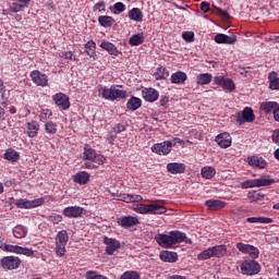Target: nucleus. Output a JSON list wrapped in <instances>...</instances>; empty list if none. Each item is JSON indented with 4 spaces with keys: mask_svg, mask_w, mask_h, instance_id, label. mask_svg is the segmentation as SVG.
Returning a JSON list of instances; mask_svg holds the SVG:
<instances>
[{
    "mask_svg": "<svg viewBox=\"0 0 279 279\" xmlns=\"http://www.w3.org/2000/svg\"><path fill=\"white\" fill-rule=\"evenodd\" d=\"M189 80V75H186L182 71H178L171 74V84H184Z\"/></svg>",
    "mask_w": 279,
    "mask_h": 279,
    "instance_id": "29",
    "label": "nucleus"
},
{
    "mask_svg": "<svg viewBox=\"0 0 279 279\" xmlns=\"http://www.w3.org/2000/svg\"><path fill=\"white\" fill-rule=\"evenodd\" d=\"M213 256L216 258H223V255L227 254L228 247L223 244L216 245L211 247Z\"/></svg>",
    "mask_w": 279,
    "mask_h": 279,
    "instance_id": "36",
    "label": "nucleus"
},
{
    "mask_svg": "<svg viewBox=\"0 0 279 279\" xmlns=\"http://www.w3.org/2000/svg\"><path fill=\"white\" fill-rule=\"evenodd\" d=\"M89 180H90V174L86 171H80L73 178V181L76 184H81V186H84V184H88Z\"/></svg>",
    "mask_w": 279,
    "mask_h": 279,
    "instance_id": "25",
    "label": "nucleus"
},
{
    "mask_svg": "<svg viewBox=\"0 0 279 279\" xmlns=\"http://www.w3.org/2000/svg\"><path fill=\"white\" fill-rule=\"evenodd\" d=\"M85 49L86 51H95L97 49V44H95L94 40H88L86 44H85Z\"/></svg>",
    "mask_w": 279,
    "mask_h": 279,
    "instance_id": "58",
    "label": "nucleus"
},
{
    "mask_svg": "<svg viewBox=\"0 0 279 279\" xmlns=\"http://www.w3.org/2000/svg\"><path fill=\"white\" fill-rule=\"evenodd\" d=\"M215 10H216L218 16H221L225 20L230 19V13H228V11H226L219 7H215Z\"/></svg>",
    "mask_w": 279,
    "mask_h": 279,
    "instance_id": "56",
    "label": "nucleus"
},
{
    "mask_svg": "<svg viewBox=\"0 0 279 279\" xmlns=\"http://www.w3.org/2000/svg\"><path fill=\"white\" fill-rule=\"evenodd\" d=\"M142 97L148 101V104H154V101H158L160 93L153 87H144L142 89Z\"/></svg>",
    "mask_w": 279,
    "mask_h": 279,
    "instance_id": "17",
    "label": "nucleus"
},
{
    "mask_svg": "<svg viewBox=\"0 0 279 279\" xmlns=\"http://www.w3.org/2000/svg\"><path fill=\"white\" fill-rule=\"evenodd\" d=\"M246 254H248V256H251V258L256 259L258 258V254H260V252L258 251L257 247H255L254 245H250L248 247V252H246Z\"/></svg>",
    "mask_w": 279,
    "mask_h": 279,
    "instance_id": "50",
    "label": "nucleus"
},
{
    "mask_svg": "<svg viewBox=\"0 0 279 279\" xmlns=\"http://www.w3.org/2000/svg\"><path fill=\"white\" fill-rule=\"evenodd\" d=\"M247 162L250 167H254L255 169H265L267 167V160L259 155L248 156Z\"/></svg>",
    "mask_w": 279,
    "mask_h": 279,
    "instance_id": "20",
    "label": "nucleus"
},
{
    "mask_svg": "<svg viewBox=\"0 0 279 279\" xmlns=\"http://www.w3.org/2000/svg\"><path fill=\"white\" fill-rule=\"evenodd\" d=\"M83 156L86 160H92V162H95V165H104V156L97 154V151L88 144H86L84 147Z\"/></svg>",
    "mask_w": 279,
    "mask_h": 279,
    "instance_id": "9",
    "label": "nucleus"
},
{
    "mask_svg": "<svg viewBox=\"0 0 279 279\" xmlns=\"http://www.w3.org/2000/svg\"><path fill=\"white\" fill-rule=\"evenodd\" d=\"M98 23L101 27H112V25H114L116 21L112 16L100 15L98 17Z\"/></svg>",
    "mask_w": 279,
    "mask_h": 279,
    "instance_id": "39",
    "label": "nucleus"
},
{
    "mask_svg": "<svg viewBox=\"0 0 279 279\" xmlns=\"http://www.w3.org/2000/svg\"><path fill=\"white\" fill-rule=\"evenodd\" d=\"M63 217L68 219H77L84 215V207L81 206H69L62 211Z\"/></svg>",
    "mask_w": 279,
    "mask_h": 279,
    "instance_id": "16",
    "label": "nucleus"
},
{
    "mask_svg": "<svg viewBox=\"0 0 279 279\" xmlns=\"http://www.w3.org/2000/svg\"><path fill=\"white\" fill-rule=\"evenodd\" d=\"M53 117V111L51 109H43L39 113V121L45 123V121H49Z\"/></svg>",
    "mask_w": 279,
    "mask_h": 279,
    "instance_id": "43",
    "label": "nucleus"
},
{
    "mask_svg": "<svg viewBox=\"0 0 279 279\" xmlns=\"http://www.w3.org/2000/svg\"><path fill=\"white\" fill-rule=\"evenodd\" d=\"M213 257H214V255H213V248L211 247L201 252L197 255L198 260H208V258H213Z\"/></svg>",
    "mask_w": 279,
    "mask_h": 279,
    "instance_id": "45",
    "label": "nucleus"
},
{
    "mask_svg": "<svg viewBox=\"0 0 279 279\" xmlns=\"http://www.w3.org/2000/svg\"><path fill=\"white\" fill-rule=\"evenodd\" d=\"M60 58H64V60H71L72 62H77V57L73 54V51L62 52V54H60Z\"/></svg>",
    "mask_w": 279,
    "mask_h": 279,
    "instance_id": "52",
    "label": "nucleus"
},
{
    "mask_svg": "<svg viewBox=\"0 0 279 279\" xmlns=\"http://www.w3.org/2000/svg\"><path fill=\"white\" fill-rule=\"evenodd\" d=\"M93 12H98L99 14H104L106 12V2L99 1L93 7Z\"/></svg>",
    "mask_w": 279,
    "mask_h": 279,
    "instance_id": "48",
    "label": "nucleus"
},
{
    "mask_svg": "<svg viewBox=\"0 0 279 279\" xmlns=\"http://www.w3.org/2000/svg\"><path fill=\"white\" fill-rule=\"evenodd\" d=\"M123 85H111L110 88L105 87L101 92L102 99H106L107 101H117L119 99H126L128 98V92L123 89Z\"/></svg>",
    "mask_w": 279,
    "mask_h": 279,
    "instance_id": "2",
    "label": "nucleus"
},
{
    "mask_svg": "<svg viewBox=\"0 0 279 279\" xmlns=\"http://www.w3.org/2000/svg\"><path fill=\"white\" fill-rule=\"evenodd\" d=\"M114 14H122V12H125V5L123 2H117L113 4Z\"/></svg>",
    "mask_w": 279,
    "mask_h": 279,
    "instance_id": "54",
    "label": "nucleus"
},
{
    "mask_svg": "<svg viewBox=\"0 0 279 279\" xmlns=\"http://www.w3.org/2000/svg\"><path fill=\"white\" fill-rule=\"evenodd\" d=\"M159 104H160V106H162L165 108L167 106V104H169V96H161Z\"/></svg>",
    "mask_w": 279,
    "mask_h": 279,
    "instance_id": "64",
    "label": "nucleus"
},
{
    "mask_svg": "<svg viewBox=\"0 0 279 279\" xmlns=\"http://www.w3.org/2000/svg\"><path fill=\"white\" fill-rule=\"evenodd\" d=\"M52 99L60 110H69L71 108V100L64 93L56 94Z\"/></svg>",
    "mask_w": 279,
    "mask_h": 279,
    "instance_id": "15",
    "label": "nucleus"
},
{
    "mask_svg": "<svg viewBox=\"0 0 279 279\" xmlns=\"http://www.w3.org/2000/svg\"><path fill=\"white\" fill-rule=\"evenodd\" d=\"M17 254H21L23 256H34V250L19 246Z\"/></svg>",
    "mask_w": 279,
    "mask_h": 279,
    "instance_id": "51",
    "label": "nucleus"
},
{
    "mask_svg": "<svg viewBox=\"0 0 279 279\" xmlns=\"http://www.w3.org/2000/svg\"><path fill=\"white\" fill-rule=\"evenodd\" d=\"M101 165L95 163L93 160L85 161V169H99Z\"/></svg>",
    "mask_w": 279,
    "mask_h": 279,
    "instance_id": "57",
    "label": "nucleus"
},
{
    "mask_svg": "<svg viewBox=\"0 0 279 279\" xmlns=\"http://www.w3.org/2000/svg\"><path fill=\"white\" fill-rule=\"evenodd\" d=\"M172 147L173 143L171 141H165L161 143L154 144L151 146V151L154 154H158V156H167L171 154Z\"/></svg>",
    "mask_w": 279,
    "mask_h": 279,
    "instance_id": "10",
    "label": "nucleus"
},
{
    "mask_svg": "<svg viewBox=\"0 0 279 279\" xmlns=\"http://www.w3.org/2000/svg\"><path fill=\"white\" fill-rule=\"evenodd\" d=\"M100 47L101 49H105V51L108 52L109 56H112L113 58H118V56L121 53V51H119V48H117L114 44L110 41H102L100 44Z\"/></svg>",
    "mask_w": 279,
    "mask_h": 279,
    "instance_id": "24",
    "label": "nucleus"
},
{
    "mask_svg": "<svg viewBox=\"0 0 279 279\" xmlns=\"http://www.w3.org/2000/svg\"><path fill=\"white\" fill-rule=\"evenodd\" d=\"M268 81H269V88L270 90H279V77L278 73L276 72H270L268 75Z\"/></svg>",
    "mask_w": 279,
    "mask_h": 279,
    "instance_id": "35",
    "label": "nucleus"
},
{
    "mask_svg": "<svg viewBox=\"0 0 279 279\" xmlns=\"http://www.w3.org/2000/svg\"><path fill=\"white\" fill-rule=\"evenodd\" d=\"M141 106H143V100H141V98L138 97H134L132 96L128 102H126V108L128 110H132L133 112L135 110H138V108H141Z\"/></svg>",
    "mask_w": 279,
    "mask_h": 279,
    "instance_id": "32",
    "label": "nucleus"
},
{
    "mask_svg": "<svg viewBox=\"0 0 279 279\" xmlns=\"http://www.w3.org/2000/svg\"><path fill=\"white\" fill-rule=\"evenodd\" d=\"M213 82V74L210 73H201L196 76V84L199 86H206Z\"/></svg>",
    "mask_w": 279,
    "mask_h": 279,
    "instance_id": "34",
    "label": "nucleus"
},
{
    "mask_svg": "<svg viewBox=\"0 0 279 279\" xmlns=\"http://www.w3.org/2000/svg\"><path fill=\"white\" fill-rule=\"evenodd\" d=\"M138 202H143V196L136 195V194H131V204H138Z\"/></svg>",
    "mask_w": 279,
    "mask_h": 279,
    "instance_id": "62",
    "label": "nucleus"
},
{
    "mask_svg": "<svg viewBox=\"0 0 279 279\" xmlns=\"http://www.w3.org/2000/svg\"><path fill=\"white\" fill-rule=\"evenodd\" d=\"M44 130H45L46 134L53 136V134L58 133V123H56L53 121H47L44 125Z\"/></svg>",
    "mask_w": 279,
    "mask_h": 279,
    "instance_id": "40",
    "label": "nucleus"
},
{
    "mask_svg": "<svg viewBox=\"0 0 279 279\" xmlns=\"http://www.w3.org/2000/svg\"><path fill=\"white\" fill-rule=\"evenodd\" d=\"M23 8H26L25 4L19 2H12L9 4V12L17 14V12H23Z\"/></svg>",
    "mask_w": 279,
    "mask_h": 279,
    "instance_id": "44",
    "label": "nucleus"
},
{
    "mask_svg": "<svg viewBox=\"0 0 279 279\" xmlns=\"http://www.w3.org/2000/svg\"><path fill=\"white\" fill-rule=\"evenodd\" d=\"M182 38L185 43H195V33L186 31L182 34Z\"/></svg>",
    "mask_w": 279,
    "mask_h": 279,
    "instance_id": "49",
    "label": "nucleus"
},
{
    "mask_svg": "<svg viewBox=\"0 0 279 279\" xmlns=\"http://www.w3.org/2000/svg\"><path fill=\"white\" fill-rule=\"evenodd\" d=\"M4 159L10 162H19V160H21V155L14 148H8L4 153Z\"/></svg>",
    "mask_w": 279,
    "mask_h": 279,
    "instance_id": "33",
    "label": "nucleus"
},
{
    "mask_svg": "<svg viewBox=\"0 0 279 279\" xmlns=\"http://www.w3.org/2000/svg\"><path fill=\"white\" fill-rule=\"evenodd\" d=\"M62 219H63L62 215H58V214H52L48 217V221L54 225L61 223Z\"/></svg>",
    "mask_w": 279,
    "mask_h": 279,
    "instance_id": "53",
    "label": "nucleus"
},
{
    "mask_svg": "<svg viewBox=\"0 0 279 279\" xmlns=\"http://www.w3.org/2000/svg\"><path fill=\"white\" fill-rule=\"evenodd\" d=\"M113 131L116 132V134H121V132H125V125H123L122 123H118L114 125Z\"/></svg>",
    "mask_w": 279,
    "mask_h": 279,
    "instance_id": "61",
    "label": "nucleus"
},
{
    "mask_svg": "<svg viewBox=\"0 0 279 279\" xmlns=\"http://www.w3.org/2000/svg\"><path fill=\"white\" fill-rule=\"evenodd\" d=\"M12 232L15 239H25V236H27L28 229L23 225H16L13 228Z\"/></svg>",
    "mask_w": 279,
    "mask_h": 279,
    "instance_id": "31",
    "label": "nucleus"
},
{
    "mask_svg": "<svg viewBox=\"0 0 279 279\" xmlns=\"http://www.w3.org/2000/svg\"><path fill=\"white\" fill-rule=\"evenodd\" d=\"M159 258L163 260V263H177L178 253L170 252V251H162L159 255Z\"/></svg>",
    "mask_w": 279,
    "mask_h": 279,
    "instance_id": "28",
    "label": "nucleus"
},
{
    "mask_svg": "<svg viewBox=\"0 0 279 279\" xmlns=\"http://www.w3.org/2000/svg\"><path fill=\"white\" fill-rule=\"evenodd\" d=\"M247 223H274V219L267 217H250Z\"/></svg>",
    "mask_w": 279,
    "mask_h": 279,
    "instance_id": "42",
    "label": "nucleus"
},
{
    "mask_svg": "<svg viewBox=\"0 0 279 279\" xmlns=\"http://www.w3.org/2000/svg\"><path fill=\"white\" fill-rule=\"evenodd\" d=\"M241 271L244 276H256V274H260V264L254 259L244 260L241 265Z\"/></svg>",
    "mask_w": 279,
    "mask_h": 279,
    "instance_id": "6",
    "label": "nucleus"
},
{
    "mask_svg": "<svg viewBox=\"0 0 279 279\" xmlns=\"http://www.w3.org/2000/svg\"><path fill=\"white\" fill-rule=\"evenodd\" d=\"M31 80L35 86H41V88H45V86H49V76L38 70H34L31 72Z\"/></svg>",
    "mask_w": 279,
    "mask_h": 279,
    "instance_id": "11",
    "label": "nucleus"
},
{
    "mask_svg": "<svg viewBox=\"0 0 279 279\" xmlns=\"http://www.w3.org/2000/svg\"><path fill=\"white\" fill-rule=\"evenodd\" d=\"M255 119L256 116L254 114V110L250 107H245L241 113H238L236 123H239V125H243V123H253Z\"/></svg>",
    "mask_w": 279,
    "mask_h": 279,
    "instance_id": "12",
    "label": "nucleus"
},
{
    "mask_svg": "<svg viewBox=\"0 0 279 279\" xmlns=\"http://www.w3.org/2000/svg\"><path fill=\"white\" fill-rule=\"evenodd\" d=\"M201 10L204 14H208V12H210V3L206 1L201 2Z\"/></svg>",
    "mask_w": 279,
    "mask_h": 279,
    "instance_id": "60",
    "label": "nucleus"
},
{
    "mask_svg": "<svg viewBox=\"0 0 279 279\" xmlns=\"http://www.w3.org/2000/svg\"><path fill=\"white\" fill-rule=\"evenodd\" d=\"M138 223H141V221L136 216H121L117 218V225L120 226V228H134V226H138Z\"/></svg>",
    "mask_w": 279,
    "mask_h": 279,
    "instance_id": "14",
    "label": "nucleus"
},
{
    "mask_svg": "<svg viewBox=\"0 0 279 279\" xmlns=\"http://www.w3.org/2000/svg\"><path fill=\"white\" fill-rule=\"evenodd\" d=\"M143 11L138 8H133L129 11V19L130 21H134L135 23H143Z\"/></svg>",
    "mask_w": 279,
    "mask_h": 279,
    "instance_id": "30",
    "label": "nucleus"
},
{
    "mask_svg": "<svg viewBox=\"0 0 279 279\" xmlns=\"http://www.w3.org/2000/svg\"><path fill=\"white\" fill-rule=\"evenodd\" d=\"M155 241L165 250H170L178 243H184L186 241V233L181 231H170L169 234L158 233L155 235Z\"/></svg>",
    "mask_w": 279,
    "mask_h": 279,
    "instance_id": "1",
    "label": "nucleus"
},
{
    "mask_svg": "<svg viewBox=\"0 0 279 279\" xmlns=\"http://www.w3.org/2000/svg\"><path fill=\"white\" fill-rule=\"evenodd\" d=\"M26 130L28 138H36V136H38V132H40V123L36 120H32L26 123Z\"/></svg>",
    "mask_w": 279,
    "mask_h": 279,
    "instance_id": "21",
    "label": "nucleus"
},
{
    "mask_svg": "<svg viewBox=\"0 0 279 279\" xmlns=\"http://www.w3.org/2000/svg\"><path fill=\"white\" fill-rule=\"evenodd\" d=\"M279 104L276 101H264L260 104V110L266 114H274L275 110L278 108Z\"/></svg>",
    "mask_w": 279,
    "mask_h": 279,
    "instance_id": "27",
    "label": "nucleus"
},
{
    "mask_svg": "<svg viewBox=\"0 0 279 279\" xmlns=\"http://www.w3.org/2000/svg\"><path fill=\"white\" fill-rule=\"evenodd\" d=\"M276 184L275 179H270L269 175H263L259 179L246 180L241 183V189H260V186H271Z\"/></svg>",
    "mask_w": 279,
    "mask_h": 279,
    "instance_id": "4",
    "label": "nucleus"
},
{
    "mask_svg": "<svg viewBox=\"0 0 279 279\" xmlns=\"http://www.w3.org/2000/svg\"><path fill=\"white\" fill-rule=\"evenodd\" d=\"M119 202H125V204H131V194H120L118 195Z\"/></svg>",
    "mask_w": 279,
    "mask_h": 279,
    "instance_id": "59",
    "label": "nucleus"
},
{
    "mask_svg": "<svg viewBox=\"0 0 279 279\" xmlns=\"http://www.w3.org/2000/svg\"><path fill=\"white\" fill-rule=\"evenodd\" d=\"M120 279H141V275L136 271L128 270L121 275Z\"/></svg>",
    "mask_w": 279,
    "mask_h": 279,
    "instance_id": "46",
    "label": "nucleus"
},
{
    "mask_svg": "<svg viewBox=\"0 0 279 279\" xmlns=\"http://www.w3.org/2000/svg\"><path fill=\"white\" fill-rule=\"evenodd\" d=\"M251 244H245L243 242L236 243L235 247L239 250V252H242V254H247L250 250Z\"/></svg>",
    "mask_w": 279,
    "mask_h": 279,
    "instance_id": "55",
    "label": "nucleus"
},
{
    "mask_svg": "<svg viewBox=\"0 0 279 279\" xmlns=\"http://www.w3.org/2000/svg\"><path fill=\"white\" fill-rule=\"evenodd\" d=\"M216 174H217V170H215V168H213L210 166H206V167L202 168V170H201V175L205 180H213V177Z\"/></svg>",
    "mask_w": 279,
    "mask_h": 279,
    "instance_id": "37",
    "label": "nucleus"
},
{
    "mask_svg": "<svg viewBox=\"0 0 279 279\" xmlns=\"http://www.w3.org/2000/svg\"><path fill=\"white\" fill-rule=\"evenodd\" d=\"M133 210L138 215H165V213H167V208L165 206L156 204H137Z\"/></svg>",
    "mask_w": 279,
    "mask_h": 279,
    "instance_id": "3",
    "label": "nucleus"
},
{
    "mask_svg": "<svg viewBox=\"0 0 279 279\" xmlns=\"http://www.w3.org/2000/svg\"><path fill=\"white\" fill-rule=\"evenodd\" d=\"M45 204V198H36L33 201L26 199V198H20L15 202L16 208H24V209H31V208H38V206H43Z\"/></svg>",
    "mask_w": 279,
    "mask_h": 279,
    "instance_id": "8",
    "label": "nucleus"
},
{
    "mask_svg": "<svg viewBox=\"0 0 279 279\" xmlns=\"http://www.w3.org/2000/svg\"><path fill=\"white\" fill-rule=\"evenodd\" d=\"M153 77H155V80H167V77H169V70L165 66H159L155 70Z\"/></svg>",
    "mask_w": 279,
    "mask_h": 279,
    "instance_id": "38",
    "label": "nucleus"
},
{
    "mask_svg": "<svg viewBox=\"0 0 279 279\" xmlns=\"http://www.w3.org/2000/svg\"><path fill=\"white\" fill-rule=\"evenodd\" d=\"M19 245L5 244L4 246H0V250L3 252H10L11 254H19Z\"/></svg>",
    "mask_w": 279,
    "mask_h": 279,
    "instance_id": "47",
    "label": "nucleus"
},
{
    "mask_svg": "<svg viewBox=\"0 0 279 279\" xmlns=\"http://www.w3.org/2000/svg\"><path fill=\"white\" fill-rule=\"evenodd\" d=\"M214 40L217 45H234L236 43V35L228 36L226 34H217Z\"/></svg>",
    "mask_w": 279,
    "mask_h": 279,
    "instance_id": "23",
    "label": "nucleus"
},
{
    "mask_svg": "<svg viewBox=\"0 0 279 279\" xmlns=\"http://www.w3.org/2000/svg\"><path fill=\"white\" fill-rule=\"evenodd\" d=\"M0 267L5 271H14L21 267V258L16 256H4L0 259Z\"/></svg>",
    "mask_w": 279,
    "mask_h": 279,
    "instance_id": "7",
    "label": "nucleus"
},
{
    "mask_svg": "<svg viewBox=\"0 0 279 279\" xmlns=\"http://www.w3.org/2000/svg\"><path fill=\"white\" fill-rule=\"evenodd\" d=\"M69 243V232L61 230L56 235V254L62 258L66 254V244Z\"/></svg>",
    "mask_w": 279,
    "mask_h": 279,
    "instance_id": "5",
    "label": "nucleus"
},
{
    "mask_svg": "<svg viewBox=\"0 0 279 279\" xmlns=\"http://www.w3.org/2000/svg\"><path fill=\"white\" fill-rule=\"evenodd\" d=\"M104 243L107 245L106 252L109 254V256H112V254H114L116 251L121 247V242H119L117 239L105 236Z\"/></svg>",
    "mask_w": 279,
    "mask_h": 279,
    "instance_id": "19",
    "label": "nucleus"
},
{
    "mask_svg": "<svg viewBox=\"0 0 279 279\" xmlns=\"http://www.w3.org/2000/svg\"><path fill=\"white\" fill-rule=\"evenodd\" d=\"M167 171L172 175H178L186 171V165L182 162H170L167 165Z\"/></svg>",
    "mask_w": 279,
    "mask_h": 279,
    "instance_id": "22",
    "label": "nucleus"
},
{
    "mask_svg": "<svg viewBox=\"0 0 279 279\" xmlns=\"http://www.w3.org/2000/svg\"><path fill=\"white\" fill-rule=\"evenodd\" d=\"M205 206L209 210H221L225 206H227L226 202L219 199H208L205 202Z\"/></svg>",
    "mask_w": 279,
    "mask_h": 279,
    "instance_id": "26",
    "label": "nucleus"
},
{
    "mask_svg": "<svg viewBox=\"0 0 279 279\" xmlns=\"http://www.w3.org/2000/svg\"><path fill=\"white\" fill-rule=\"evenodd\" d=\"M215 141L217 142V145L221 147V149H228V147L232 146V136L227 132L218 134Z\"/></svg>",
    "mask_w": 279,
    "mask_h": 279,
    "instance_id": "18",
    "label": "nucleus"
},
{
    "mask_svg": "<svg viewBox=\"0 0 279 279\" xmlns=\"http://www.w3.org/2000/svg\"><path fill=\"white\" fill-rule=\"evenodd\" d=\"M272 143L278 144L279 143V129H276L271 135Z\"/></svg>",
    "mask_w": 279,
    "mask_h": 279,
    "instance_id": "63",
    "label": "nucleus"
},
{
    "mask_svg": "<svg viewBox=\"0 0 279 279\" xmlns=\"http://www.w3.org/2000/svg\"><path fill=\"white\" fill-rule=\"evenodd\" d=\"M143 43H145V36H143V34H135L129 39L131 47H138V45H143Z\"/></svg>",
    "mask_w": 279,
    "mask_h": 279,
    "instance_id": "41",
    "label": "nucleus"
},
{
    "mask_svg": "<svg viewBox=\"0 0 279 279\" xmlns=\"http://www.w3.org/2000/svg\"><path fill=\"white\" fill-rule=\"evenodd\" d=\"M215 84L218 86H221L223 90H227V93H234L236 85L234 84V81L232 78H227L225 76H216L214 77Z\"/></svg>",
    "mask_w": 279,
    "mask_h": 279,
    "instance_id": "13",
    "label": "nucleus"
}]
</instances>
